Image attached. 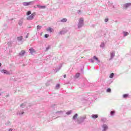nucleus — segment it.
Here are the masks:
<instances>
[{"mask_svg": "<svg viewBox=\"0 0 131 131\" xmlns=\"http://www.w3.org/2000/svg\"><path fill=\"white\" fill-rule=\"evenodd\" d=\"M26 15L28 16L27 17V20H33L34 16L36 15V13L35 12H34L31 14V11H29L26 13Z\"/></svg>", "mask_w": 131, "mask_h": 131, "instance_id": "1", "label": "nucleus"}, {"mask_svg": "<svg viewBox=\"0 0 131 131\" xmlns=\"http://www.w3.org/2000/svg\"><path fill=\"white\" fill-rule=\"evenodd\" d=\"M33 2L31 1V2H24L23 3V5L25 7H28V6H31V5H32Z\"/></svg>", "mask_w": 131, "mask_h": 131, "instance_id": "2", "label": "nucleus"}, {"mask_svg": "<svg viewBox=\"0 0 131 131\" xmlns=\"http://www.w3.org/2000/svg\"><path fill=\"white\" fill-rule=\"evenodd\" d=\"M82 25H83V18H80L79 21L78 26L79 27H81Z\"/></svg>", "mask_w": 131, "mask_h": 131, "instance_id": "3", "label": "nucleus"}, {"mask_svg": "<svg viewBox=\"0 0 131 131\" xmlns=\"http://www.w3.org/2000/svg\"><path fill=\"white\" fill-rule=\"evenodd\" d=\"M29 51L31 55H33V54H34V53H35V50H34V49L32 48H30Z\"/></svg>", "mask_w": 131, "mask_h": 131, "instance_id": "4", "label": "nucleus"}, {"mask_svg": "<svg viewBox=\"0 0 131 131\" xmlns=\"http://www.w3.org/2000/svg\"><path fill=\"white\" fill-rule=\"evenodd\" d=\"M1 72L2 73H4V74H7V75L10 74V72H8V71L6 70H1Z\"/></svg>", "mask_w": 131, "mask_h": 131, "instance_id": "5", "label": "nucleus"}, {"mask_svg": "<svg viewBox=\"0 0 131 131\" xmlns=\"http://www.w3.org/2000/svg\"><path fill=\"white\" fill-rule=\"evenodd\" d=\"M36 6L39 9H46V6H40V5H37Z\"/></svg>", "mask_w": 131, "mask_h": 131, "instance_id": "6", "label": "nucleus"}, {"mask_svg": "<svg viewBox=\"0 0 131 131\" xmlns=\"http://www.w3.org/2000/svg\"><path fill=\"white\" fill-rule=\"evenodd\" d=\"M25 53L26 52L25 50H21L20 53H19V56H24Z\"/></svg>", "mask_w": 131, "mask_h": 131, "instance_id": "7", "label": "nucleus"}, {"mask_svg": "<svg viewBox=\"0 0 131 131\" xmlns=\"http://www.w3.org/2000/svg\"><path fill=\"white\" fill-rule=\"evenodd\" d=\"M47 31H50V32H53L54 30L52 28L49 27L48 29H47Z\"/></svg>", "mask_w": 131, "mask_h": 131, "instance_id": "8", "label": "nucleus"}, {"mask_svg": "<svg viewBox=\"0 0 131 131\" xmlns=\"http://www.w3.org/2000/svg\"><path fill=\"white\" fill-rule=\"evenodd\" d=\"M92 118H93L94 119H96V118H98V116L97 115H92Z\"/></svg>", "mask_w": 131, "mask_h": 131, "instance_id": "9", "label": "nucleus"}, {"mask_svg": "<svg viewBox=\"0 0 131 131\" xmlns=\"http://www.w3.org/2000/svg\"><path fill=\"white\" fill-rule=\"evenodd\" d=\"M78 116V115L77 114H76L73 117V119L75 120L77 118Z\"/></svg>", "mask_w": 131, "mask_h": 131, "instance_id": "10", "label": "nucleus"}, {"mask_svg": "<svg viewBox=\"0 0 131 131\" xmlns=\"http://www.w3.org/2000/svg\"><path fill=\"white\" fill-rule=\"evenodd\" d=\"M18 24L20 26H22V24H23V19H21L19 21Z\"/></svg>", "mask_w": 131, "mask_h": 131, "instance_id": "11", "label": "nucleus"}, {"mask_svg": "<svg viewBox=\"0 0 131 131\" xmlns=\"http://www.w3.org/2000/svg\"><path fill=\"white\" fill-rule=\"evenodd\" d=\"M103 127L104 130H106V129H108V126H107V125H106V124L103 125Z\"/></svg>", "mask_w": 131, "mask_h": 131, "instance_id": "12", "label": "nucleus"}, {"mask_svg": "<svg viewBox=\"0 0 131 131\" xmlns=\"http://www.w3.org/2000/svg\"><path fill=\"white\" fill-rule=\"evenodd\" d=\"M129 6H131V3H127L125 5V8H128V7H129Z\"/></svg>", "mask_w": 131, "mask_h": 131, "instance_id": "13", "label": "nucleus"}, {"mask_svg": "<svg viewBox=\"0 0 131 131\" xmlns=\"http://www.w3.org/2000/svg\"><path fill=\"white\" fill-rule=\"evenodd\" d=\"M23 39V36H20V37H17V40L19 41H21Z\"/></svg>", "mask_w": 131, "mask_h": 131, "instance_id": "14", "label": "nucleus"}, {"mask_svg": "<svg viewBox=\"0 0 131 131\" xmlns=\"http://www.w3.org/2000/svg\"><path fill=\"white\" fill-rule=\"evenodd\" d=\"M61 22H67V18H63L61 20Z\"/></svg>", "mask_w": 131, "mask_h": 131, "instance_id": "15", "label": "nucleus"}, {"mask_svg": "<svg viewBox=\"0 0 131 131\" xmlns=\"http://www.w3.org/2000/svg\"><path fill=\"white\" fill-rule=\"evenodd\" d=\"M94 59L95 60H96V61H97V62H100V60H99V59H98V57H97L96 56H94Z\"/></svg>", "mask_w": 131, "mask_h": 131, "instance_id": "16", "label": "nucleus"}, {"mask_svg": "<svg viewBox=\"0 0 131 131\" xmlns=\"http://www.w3.org/2000/svg\"><path fill=\"white\" fill-rule=\"evenodd\" d=\"M80 75V74H79V73H78L76 74L75 75V77L77 78H78V77H79V76Z\"/></svg>", "mask_w": 131, "mask_h": 131, "instance_id": "17", "label": "nucleus"}, {"mask_svg": "<svg viewBox=\"0 0 131 131\" xmlns=\"http://www.w3.org/2000/svg\"><path fill=\"white\" fill-rule=\"evenodd\" d=\"M113 76H114V73H112L110 76V78H113Z\"/></svg>", "mask_w": 131, "mask_h": 131, "instance_id": "18", "label": "nucleus"}, {"mask_svg": "<svg viewBox=\"0 0 131 131\" xmlns=\"http://www.w3.org/2000/svg\"><path fill=\"white\" fill-rule=\"evenodd\" d=\"M41 29V26H37V30H40Z\"/></svg>", "mask_w": 131, "mask_h": 131, "instance_id": "19", "label": "nucleus"}, {"mask_svg": "<svg viewBox=\"0 0 131 131\" xmlns=\"http://www.w3.org/2000/svg\"><path fill=\"white\" fill-rule=\"evenodd\" d=\"M123 97V98H127V97H128V94H124Z\"/></svg>", "mask_w": 131, "mask_h": 131, "instance_id": "20", "label": "nucleus"}, {"mask_svg": "<svg viewBox=\"0 0 131 131\" xmlns=\"http://www.w3.org/2000/svg\"><path fill=\"white\" fill-rule=\"evenodd\" d=\"M127 35H128V32H124V36H126Z\"/></svg>", "mask_w": 131, "mask_h": 131, "instance_id": "21", "label": "nucleus"}, {"mask_svg": "<svg viewBox=\"0 0 131 131\" xmlns=\"http://www.w3.org/2000/svg\"><path fill=\"white\" fill-rule=\"evenodd\" d=\"M71 111H69V112H68L67 113V114L68 115H70V114H71Z\"/></svg>", "mask_w": 131, "mask_h": 131, "instance_id": "22", "label": "nucleus"}, {"mask_svg": "<svg viewBox=\"0 0 131 131\" xmlns=\"http://www.w3.org/2000/svg\"><path fill=\"white\" fill-rule=\"evenodd\" d=\"M114 113H115V111H113L111 112V115H113V114H114Z\"/></svg>", "mask_w": 131, "mask_h": 131, "instance_id": "23", "label": "nucleus"}, {"mask_svg": "<svg viewBox=\"0 0 131 131\" xmlns=\"http://www.w3.org/2000/svg\"><path fill=\"white\" fill-rule=\"evenodd\" d=\"M107 93H110V92H111V89L110 88L107 89Z\"/></svg>", "mask_w": 131, "mask_h": 131, "instance_id": "24", "label": "nucleus"}, {"mask_svg": "<svg viewBox=\"0 0 131 131\" xmlns=\"http://www.w3.org/2000/svg\"><path fill=\"white\" fill-rule=\"evenodd\" d=\"M45 37H46V38H48V37H49V34H45Z\"/></svg>", "mask_w": 131, "mask_h": 131, "instance_id": "25", "label": "nucleus"}, {"mask_svg": "<svg viewBox=\"0 0 131 131\" xmlns=\"http://www.w3.org/2000/svg\"><path fill=\"white\" fill-rule=\"evenodd\" d=\"M112 57H114V55H115V53L112 52L111 54Z\"/></svg>", "mask_w": 131, "mask_h": 131, "instance_id": "26", "label": "nucleus"}, {"mask_svg": "<svg viewBox=\"0 0 131 131\" xmlns=\"http://www.w3.org/2000/svg\"><path fill=\"white\" fill-rule=\"evenodd\" d=\"M108 18H105V22H108Z\"/></svg>", "mask_w": 131, "mask_h": 131, "instance_id": "27", "label": "nucleus"}, {"mask_svg": "<svg viewBox=\"0 0 131 131\" xmlns=\"http://www.w3.org/2000/svg\"><path fill=\"white\" fill-rule=\"evenodd\" d=\"M59 86H60V84H57L56 85V88H59Z\"/></svg>", "mask_w": 131, "mask_h": 131, "instance_id": "28", "label": "nucleus"}, {"mask_svg": "<svg viewBox=\"0 0 131 131\" xmlns=\"http://www.w3.org/2000/svg\"><path fill=\"white\" fill-rule=\"evenodd\" d=\"M12 130H13V129L10 128V129H9V130H8V131H12Z\"/></svg>", "mask_w": 131, "mask_h": 131, "instance_id": "29", "label": "nucleus"}, {"mask_svg": "<svg viewBox=\"0 0 131 131\" xmlns=\"http://www.w3.org/2000/svg\"><path fill=\"white\" fill-rule=\"evenodd\" d=\"M63 77H64V78H65L66 77V75H64Z\"/></svg>", "mask_w": 131, "mask_h": 131, "instance_id": "30", "label": "nucleus"}, {"mask_svg": "<svg viewBox=\"0 0 131 131\" xmlns=\"http://www.w3.org/2000/svg\"><path fill=\"white\" fill-rule=\"evenodd\" d=\"M23 105H24L23 103L21 104H20V107H22V106H23Z\"/></svg>", "mask_w": 131, "mask_h": 131, "instance_id": "31", "label": "nucleus"}, {"mask_svg": "<svg viewBox=\"0 0 131 131\" xmlns=\"http://www.w3.org/2000/svg\"><path fill=\"white\" fill-rule=\"evenodd\" d=\"M62 32H63V31H60V34H62Z\"/></svg>", "mask_w": 131, "mask_h": 131, "instance_id": "32", "label": "nucleus"}, {"mask_svg": "<svg viewBox=\"0 0 131 131\" xmlns=\"http://www.w3.org/2000/svg\"><path fill=\"white\" fill-rule=\"evenodd\" d=\"M26 38H28V35H27V36H26Z\"/></svg>", "mask_w": 131, "mask_h": 131, "instance_id": "33", "label": "nucleus"}, {"mask_svg": "<svg viewBox=\"0 0 131 131\" xmlns=\"http://www.w3.org/2000/svg\"><path fill=\"white\" fill-rule=\"evenodd\" d=\"M78 13L79 14V13H80V10H78Z\"/></svg>", "mask_w": 131, "mask_h": 131, "instance_id": "34", "label": "nucleus"}, {"mask_svg": "<svg viewBox=\"0 0 131 131\" xmlns=\"http://www.w3.org/2000/svg\"><path fill=\"white\" fill-rule=\"evenodd\" d=\"M1 66H2V63H0V67H1Z\"/></svg>", "mask_w": 131, "mask_h": 131, "instance_id": "35", "label": "nucleus"}, {"mask_svg": "<svg viewBox=\"0 0 131 131\" xmlns=\"http://www.w3.org/2000/svg\"><path fill=\"white\" fill-rule=\"evenodd\" d=\"M92 63H94V60H92Z\"/></svg>", "mask_w": 131, "mask_h": 131, "instance_id": "36", "label": "nucleus"}, {"mask_svg": "<svg viewBox=\"0 0 131 131\" xmlns=\"http://www.w3.org/2000/svg\"><path fill=\"white\" fill-rule=\"evenodd\" d=\"M24 113H22L21 114H23Z\"/></svg>", "mask_w": 131, "mask_h": 131, "instance_id": "37", "label": "nucleus"}, {"mask_svg": "<svg viewBox=\"0 0 131 131\" xmlns=\"http://www.w3.org/2000/svg\"><path fill=\"white\" fill-rule=\"evenodd\" d=\"M1 94H0V96H1Z\"/></svg>", "mask_w": 131, "mask_h": 131, "instance_id": "38", "label": "nucleus"}]
</instances>
